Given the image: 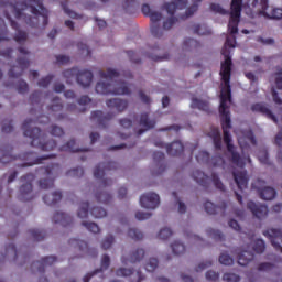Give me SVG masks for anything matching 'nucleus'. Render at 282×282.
I'll return each mask as SVG.
<instances>
[{
  "label": "nucleus",
  "instance_id": "47",
  "mask_svg": "<svg viewBox=\"0 0 282 282\" xmlns=\"http://www.w3.org/2000/svg\"><path fill=\"white\" fill-rule=\"evenodd\" d=\"M173 254H175L176 257H180V254H184V252H186V247L184 246V243L180 242V241H174L171 245Z\"/></svg>",
  "mask_w": 282,
  "mask_h": 282
},
{
  "label": "nucleus",
  "instance_id": "17",
  "mask_svg": "<svg viewBox=\"0 0 282 282\" xmlns=\"http://www.w3.org/2000/svg\"><path fill=\"white\" fill-rule=\"evenodd\" d=\"M149 17L152 23L150 26L152 36H154V39H161L162 29L160 28V24L158 22L162 21V13L152 11Z\"/></svg>",
  "mask_w": 282,
  "mask_h": 282
},
{
  "label": "nucleus",
  "instance_id": "34",
  "mask_svg": "<svg viewBox=\"0 0 282 282\" xmlns=\"http://www.w3.org/2000/svg\"><path fill=\"white\" fill-rule=\"evenodd\" d=\"M61 199H63V193H61L58 191L54 192L51 195H45L43 197V202L47 206H56L58 204V202H61Z\"/></svg>",
  "mask_w": 282,
  "mask_h": 282
},
{
  "label": "nucleus",
  "instance_id": "43",
  "mask_svg": "<svg viewBox=\"0 0 282 282\" xmlns=\"http://www.w3.org/2000/svg\"><path fill=\"white\" fill-rule=\"evenodd\" d=\"M198 47H202V44L195 39L187 37L183 42L184 50L191 51V50H197Z\"/></svg>",
  "mask_w": 282,
  "mask_h": 282
},
{
  "label": "nucleus",
  "instance_id": "53",
  "mask_svg": "<svg viewBox=\"0 0 282 282\" xmlns=\"http://www.w3.org/2000/svg\"><path fill=\"white\" fill-rule=\"evenodd\" d=\"M196 160L199 164H208V162H210V153L207 151H200L196 155Z\"/></svg>",
  "mask_w": 282,
  "mask_h": 282
},
{
  "label": "nucleus",
  "instance_id": "55",
  "mask_svg": "<svg viewBox=\"0 0 282 282\" xmlns=\"http://www.w3.org/2000/svg\"><path fill=\"white\" fill-rule=\"evenodd\" d=\"M1 41H10V39H8V26H6V21L0 18V43Z\"/></svg>",
  "mask_w": 282,
  "mask_h": 282
},
{
  "label": "nucleus",
  "instance_id": "22",
  "mask_svg": "<svg viewBox=\"0 0 282 282\" xmlns=\"http://www.w3.org/2000/svg\"><path fill=\"white\" fill-rule=\"evenodd\" d=\"M205 213L207 215H217L220 213L221 217L226 216V208H228V205L226 203H223L221 206H216L213 204V202L207 200L204 204Z\"/></svg>",
  "mask_w": 282,
  "mask_h": 282
},
{
  "label": "nucleus",
  "instance_id": "48",
  "mask_svg": "<svg viewBox=\"0 0 282 282\" xmlns=\"http://www.w3.org/2000/svg\"><path fill=\"white\" fill-rule=\"evenodd\" d=\"M48 111H52V113L63 111V102L61 101V98L58 97L53 98V104L48 107Z\"/></svg>",
  "mask_w": 282,
  "mask_h": 282
},
{
  "label": "nucleus",
  "instance_id": "62",
  "mask_svg": "<svg viewBox=\"0 0 282 282\" xmlns=\"http://www.w3.org/2000/svg\"><path fill=\"white\" fill-rule=\"evenodd\" d=\"M14 131V126H12V120L4 119L2 121V133H12Z\"/></svg>",
  "mask_w": 282,
  "mask_h": 282
},
{
  "label": "nucleus",
  "instance_id": "9",
  "mask_svg": "<svg viewBox=\"0 0 282 282\" xmlns=\"http://www.w3.org/2000/svg\"><path fill=\"white\" fill-rule=\"evenodd\" d=\"M116 169H118V164L113 161L99 163L97 166H95L94 177L96 180H101V186L106 188V186H111L113 181L111 178H105V173H107V171H116Z\"/></svg>",
  "mask_w": 282,
  "mask_h": 282
},
{
  "label": "nucleus",
  "instance_id": "30",
  "mask_svg": "<svg viewBox=\"0 0 282 282\" xmlns=\"http://www.w3.org/2000/svg\"><path fill=\"white\" fill-rule=\"evenodd\" d=\"M207 135L212 138L215 149L221 151V131H219V128L212 127Z\"/></svg>",
  "mask_w": 282,
  "mask_h": 282
},
{
  "label": "nucleus",
  "instance_id": "35",
  "mask_svg": "<svg viewBox=\"0 0 282 282\" xmlns=\"http://www.w3.org/2000/svg\"><path fill=\"white\" fill-rule=\"evenodd\" d=\"M17 156L12 155V147L7 145L2 148V155L0 158L1 164H10V162H14Z\"/></svg>",
  "mask_w": 282,
  "mask_h": 282
},
{
  "label": "nucleus",
  "instance_id": "3",
  "mask_svg": "<svg viewBox=\"0 0 282 282\" xmlns=\"http://www.w3.org/2000/svg\"><path fill=\"white\" fill-rule=\"evenodd\" d=\"M99 76L101 82H98L95 91L101 94L102 96H129L131 90L127 83L117 82L116 78L120 77V73L113 68H108L105 70H99Z\"/></svg>",
  "mask_w": 282,
  "mask_h": 282
},
{
  "label": "nucleus",
  "instance_id": "41",
  "mask_svg": "<svg viewBox=\"0 0 282 282\" xmlns=\"http://www.w3.org/2000/svg\"><path fill=\"white\" fill-rule=\"evenodd\" d=\"M29 235L33 241H43L45 237H47V234L45 230H40V229H31L29 230Z\"/></svg>",
  "mask_w": 282,
  "mask_h": 282
},
{
  "label": "nucleus",
  "instance_id": "39",
  "mask_svg": "<svg viewBox=\"0 0 282 282\" xmlns=\"http://www.w3.org/2000/svg\"><path fill=\"white\" fill-rule=\"evenodd\" d=\"M192 109H199L200 111H205L206 113H210V105L208 101L199 100L194 98L191 105Z\"/></svg>",
  "mask_w": 282,
  "mask_h": 282
},
{
  "label": "nucleus",
  "instance_id": "58",
  "mask_svg": "<svg viewBox=\"0 0 282 282\" xmlns=\"http://www.w3.org/2000/svg\"><path fill=\"white\" fill-rule=\"evenodd\" d=\"M15 89L18 94H28L30 86L28 85V82L20 79L15 86Z\"/></svg>",
  "mask_w": 282,
  "mask_h": 282
},
{
  "label": "nucleus",
  "instance_id": "45",
  "mask_svg": "<svg viewBox=\"0 0 282 282\" xmlns=\"http://www.w3.org/2000/svg\"><path fill=\"white\" fill-rule=\"evenodd\" d=\"M3 257H12L13 261H17V259H19V251L17 250V246H14V243L8 245L6 247V253Z\"/></svg>",
  "mask_w": 282,
  "mask_h": 282
},
{
  "label": "nucleus",
  "instance_id": "4",
  "mask_svg": "<svg viewBox=\"0 0 282 282\" xmlns=\"http://www.w3.org/2000/svg\"><path fill=\"white\" fill-rule=\"evenodd\" d=\"M34 120L26 119L22 124V131H24V137L31 139V147L35 149H41V151H54L57 143L54 140L45 141V133L39 128H32Z\"/></svg>",
  "mask_w": 282,
  "mask_h": 282
},
{
  "label": "nucleus",
  "instance_id": "44",
  "mask_svg": "<svg viewBox=\"0 0 282 282\" xmlns=\"http://www.w3.org/2000/svg\"><path fill=\"white\" fill-rule=\"evenodd\" d=\"M77 216L79 219H87L89 217V202L80 203Z\"/></svg>",
  "mask_w": 282,
  "mask_h": 282
},
{
  "label": "nucleus",
  "instance_id": "23",
  "mask_svg": "<svg viewBox=\"0 0 282 282\" xmlns=\"http://www.w3.org/2000/svg\"><path fill=\"white\" fill-rule=\"evenodd\" d=\"M109 265H111V258H109V256L107 254H104L102 258H101V264H100V269H96L95 271L90 272V273H87L83 281L84 282H89L91 281V278L93 276H96V274H100V272L105 271V270H108L109 269Z\"/></svg>",
  "mask_w": 282,
  "mask_h": 282
},
{
  "label": "nucleus",
  "instance_id": "13",
  "mask_svg": "<svg viewBox=\"0 0 282 282\" xmlns=\"http://www.w3.org/2000/svg\"><path fill=\"white\" fill-rule=\"evenodd\" d=\"M58 259L54 256H48L42 258L40 261H35L31 264V269L33 272H39L40 274H45V268H50L51 265H54Z\"/></svg>",
  "mask_w": 282,
  "mask_h": 282
},
{
  "label": "nucleus",
  "instance_id": "50",
  "mask_svg": "<svg viewBox=\"0 0 282 282\" xmlns=\"http://www.w3.org/2000/svg\"><path fill=\"white\" fill-rule=\"evenodd\" d=\"M90 215H93L95 219H102V217H107V210L102 207H93Z\"/></svg>",
  "mask_w": 282,
  "mask_h": 282
},
{
  "label": "nucleus",
  "instance_id": "59",
  "mask_svg": "<svg viewBox=\"0 0 282 282\" xmlns=\"http://www.w3.org/2000/svg\"><path fill=\"white\" fill-rule=\"evenodd\" d=\"M82 226L87 228V230H89V232H94V235H97V232H100V227L96 223L83 221Z\"/></svg>",
  "mask_w": 282,
  "mask_h": 282
},
{
  "label": "nucleus",
  "instance_id": "42",
  "mask_svg": "<svg viewBox=\"0 0 282 282\" xmlns=\"http://www.w3.org/2000/svg\"><path fill=\"white\" fill-rule=\"evenodd\" d=\"M95 197L97 199V202H99V204H111V200L113 199V196H111V194L107 193V192H100V193H96Z\"/></svg>",
  "mask_w": 282,
  "mask_h": 282
},
{
  "label": "nucleus",
  "instance_id": "33",
  "mask_svg": "<svg viewBox=\"0 0 282 282\" xmlns=\"http://www.w3.org/2000/svg\"><path fill=\"white\" fill-rule=\"evenodd\" d=\"M257 191L261 197V199H264L265 202H270L272 199H274V197H276V189H274L273 187H264V188H259L257 187Z\"/></svg>",
  "mask_w": 282,
  "mask_h": 282
},
{
  "label": "nucleus",
  "instance_id": "12",
  "mask_svg": "<svg viewBox=\"0 0 282 282\" xmlns=\"http://www.w3.org/2000/svg\"><path fill=\"white\" fill-rule=\"evenodd\" d=\"M69 243L73 246V248H75V250L80 252V254L76 256L77 258L85 257V254L90 257H98V250L89 248V245L83 240L70 239Z\"/></svg>",
  "mask_w": 282,
  "mask_h": 282
},
{
  "label": "nucleus",
  "instance_id": "21",
  "mask_svg": "<svg viewBox=\"0 0 282 282\" xmlns=\"http://www.w3.org/2000/svg\"><path fill=\"white\" fill-rule=\"evenodd\" d=\"M116 274L118 276H134V279H131V282H143L147 276L142 274L141 271H133L132 269L127 268H120L116 271Z\"/></svg>",
  "mask_w": 282,
  "mask_h": 282
},
{
  "label": "nucleus",
  "instance_id": "26",
  "mask_svg": "<svg viewBox=\"0 0 282 282\" xmlns=\"http://www.w3.org/2000/svg\"><path fill=\"white\" fill-rule=\"evenodd\" d=\"M144 259V249L138 248L132 250L130 256L126 258L124 256L121 258V262L127 265V263H140Z\"/></svg>",
  "mask_w": 282,
  "mask_h": 282
},
{
  "label": "nucleus",
  "instance_id": "28",
  "mask_svg": "<svg viewBox=\"0 0 282 282\" xmlns=\"http://www.w3.org/2000/svg\"><path fill=\"white\" fill-rule=\"evenodd\" d=\"M109 109H116L118 113H122L129 107V101L120 98H113L106 101Z\"/></svg>",
  "mask_w": 282,
  "mask_h": 282
},
{
  "label": "nucleus",
  "instance_id": "40",
  "mask_svg": "<svg viewBox=\"0 0 282 282\" xmlns=\"http://www.w3.org/2000/svg\"><path fill=\"white\" fill-rule=\"evenodd\" d=\"M193 30L194 34H198V36H208L209 34H213L206 24H194Z\"/></svg>",
  "mask_w": 282,
  "mask_h": 282
},
{
  "label": "nucleus",
  "instance_id": "27",
  "mask_svg": "<svg viewBox=\"0 0 282 282\" xmlns=\"http://www.w3.org/2000/svg\"><path fill=\"white\" fill-rule=\"evenodd\" d=\"M232 176L239 191L243 192L248 188V173L246 171L234 172Z\"/></svg>",
  "mask_w": 282,
  "mask_h": 282
},
{
  "label": "nucleus",
  "instance_id": "46",
  "mask_svg": "<svg viewBox=\"0 0 282 282\" xmlns=\"http://www.w3.org/2000/svg\"><path fill=\"white\" fill-rule=\"evenodd\" d=\"M258 160L259 162H261V164H265L267 166H272V162L270 161V154L265 149L259 151Z\"/></svg>",
  "mask_w": 282,
  "mask_h": 282
},
{
  "label": "nucleus",
  "instance_id": "8",
  "mask_svg": "<svg viewBox=\"0 0 282 282\" xmlns=\"http://www.w3.org/2000/svg\"><path fill=\"white\" fill-rule=\"evenodd\" d=\"M243 0H231V12L228 24V31L230 34H237L239 32V19H241V10Z\"/></svg>",
  "mask_w": 282,
  "mask_h": 282
},
{
  "label": "nucleus",
  "instance_id": "6",
  "mask_svg": "<svg viewBox=\"0 0 282 282\" xmlns=\"http://www.w3.org/2000/svg\"><path fill=\"white\" fill-rule=\"evenodd\" d=\"M41 171L44 173V175H46V178L40 180V188H42V191H48V188H54V180L61 171V165L56 163H51L45 167H41Z\"/></svg>",
  "mask_w": 282,
  "mask_h": 282
},
{
  "label": "nucleus",
  "instance_id": "16",
  "mask_svg": "<svg viewBox=\"0 0 282 282\" xmlns=\"http://www.w3.org/2000/svg\"><path fill=\"white\" fill-rule=\"evenodd\" d=\"M19 160H24V164H22L23 167L25 166H34V164H43V160H50V155L39 158L36 156V153L34 152H26L24 154H20Z\"/></svg>",
  "mask_w": 282,
  "mask_h": 282
},
{
  "label": "nucleus",
  "instance_id": "29",
  "mask_svg": "<svg viewBox=\"0 0 282 282\" xmlns=\"http://www.w3.org/2000/svg\"><path fill=\"white\" fill-rule=\"evenodd\" d=\"M54 224H59L64 228H67V226H72L74 224V218L65 213H55L53 216Z\"/></svg>",
  "mask_w": 282,
  "mask_h": 282
},
{
  "label": "nucleus",
  "instance_id": "1",
  "mask_svg": "<svg viewBox=\"0 0 282 282\" xmlns=\"http://www.w3.org/2000/svg\"><path fill=\"white\" fill-rule=\"evenodd\" d=\"M235 45H237V39L235 36H227L221 50V55L225 59L220 64V78L224 86L220 90L219 116L224 133V142L227 147L228 153H238L232 144V137L230 135V130L232 129V121L230 119V105H232V88L230 87V76H232V57L230 56V48H234Z\"/></svg>",
  "mask_w": 282,
  "mask_h": 282
},
{
  "label": "nucleus",
  "instance_id": "54",
  "mask_svg": "<svg viewBox=\"0 0 282 282\" xmlns=\"http://www.w3.org/2000/svg\"><path fill=\"white\" fill-rule=\"evenodd\" d=\"M128 236L131 239H134V241H140L144 238V234H142V231H140L139 229H135V228H130L128 231Z\"/></svg>",
  "mask_w": 282,
  "mask_h": 282
},
{
  "label": "nucleus",
  "instance_id": "19",
  "mask_svg": "<svg viewBox=\"0 0 282 282\" xmlns=\"http://www.w3.org/2000/svg\"><path fill=\"white\" fill-rule=\"evenodd\" d=\"M251 111H253L256 113H261L269 120H272V122H274L275 124H279V119L276 118V116H274L272 110H270V108H268V106H265V104H253L251 106Z\"/></svg>",
  "mask_w": 282,
  "mask_h": 282
},
{
  "label": "nucleus",
  "instance_id": "63",
  "mask_svg": "<svg viewBox=\"0 0 282 282\" xmlns=\"http://www.w3.org/2000/svg\"><path fill=\"white\" fill-rule=\"evenodd\" d=\"M276 72H275V87L278 89H282V68L281 66H276L275 67Z\"/></svg>",
  "mask_w": 282,
  "mask_h": 282
},
{
  "label": "nucleus",
  "instance_id": "57",
  "mask_svg": "<svg viewBox=\"0 0 282 282\" xmlns=\"http://www.w3.org/2000/svg\"><path fill=\"white\" fill-rule=\"evenodd\" d=\"M212 182L214 183V186L218 191H221L223 193L226 191V186L224 185L221 180H219V176L217 174H215V173L212 174Z\"/></svg>",
  "mask_w": 282,
  "mask_h": 282
},
{
  "label": "nucleus",
  "instance_id": "51",
  "mask_svg": "<svg viewBox=\"0 0 282 282\" xmlns=\"http://www.w3.org/2000/svg\"><path fill=\"white\" fill-rule=\"evenodd\" d=\"M206 232L208 237H210L212 239H215V241H224V234H221L219 230L208 228Z\"/></svg>",
  "mask_w": 282,
  "mask_h": 282
},
{
  "label": "nucleus",
  "instance_id": "61",
  "mask_svg": "<svg viewBox=\"0 0 282 282\" xmlns=\"http://www.w3.org/2000/svg\"><path fill=\"white\" fill-rule=\"evenodd\" d=\"M219 263H221V265H232L235 260L228 253H221L219 256Z\"/></svg>",
  "mask_w": 282,
  "mask_h": 282
},
{
  "label": "nucleus",
  "instance_id": "20",
  "mask_svg": "<svg viewBox=\"0 0 282 282\" xmlns=\"http://www.w3.org/2000/svg\"><path fill=\"white\" fill-rule=\"evenodd\" d=\"M139 126L143 127V129H139L137 132L138 138L142 135L145 131L155 128V119L149 118V112H143L140 116Z\"/></svg>",
  "mask_w": 282,
  "mask_h": 282
},
{
  "label": "nucleus",
  "instance_id": "31",
  "mask_svg": "<svg viewBox=\"0 0 282 282\" xmlns=\"http://www.w3.org/2000/svg\"><path fill=\"white\" fill-rule=\"evenodd\" d=\"M167 155H172L173 158H177V155H182L184 153V144L180 141H174L166 145Z\"/></svg>",
  "mask_w": 282,
  "mask_h": 282
},
{
  "label": "nucleus",
  "instance_id": "15",
  "mask_svg": "<svg viewBox=\"0 0 282 282\" xmlns=\"http://www.w3.org/2000/svg\"><path fill=\"white\" fill-rule=\"evenodd\" d=\"M4 17L10 22L11 28L15 30V32H18L13 37L14 42L19 43L20 45L21 43H25V41H28V33L25 31L20 30L19 23L12 20V17L10 15V12H8V10L4 11Z\"/></svg>",
  "mask_w": 282,
  "mask_h": 282
},
{
  "label": "nucleus",
  "instance_id": "2",
  "mask_svg": "<svg viewBox=\"0 0 282 282\" xmlns=\"http://www.w3.org/2000/svg\"><path fill=\"white\" fill-rule=\"evenodd\" d=\"M29 3H34V6H30L26 2L15 4L7 3V10H10L11 14L15 17V19H23L26 25L30 28H36L39 25V17H42V25L43 28H47L50 23V11L43 6V0H26Z\"/></svg>",
  "mask_w": 282,
  "mask_h": 282
},
{
  "label": "nucleus",
  "instance_id": "52",
  "mask_svg": "<svg viewBox=\"0 0 282 282\" xmlns=\"http://www.w3.org/2000/svg\"><path fill=\"white\" fill-rule=\"evenodd\" d=\"M253 251H256L257 254H263V252H265V241H263V239H257L253 243Z\"/></svg>",
  "mask_w": 282,
  "mask_h": 282
},
{
  "label": "nucleus",
  "instance_id": "24",
  "mask_svg": "<svg viewBox=\"0 0 282 282\" xmlns=\"http://www.w3.org/2000/svg\"><path fill=\"white\" fill-rule=\"evenodd\" d=\"M256 3H259V0H254ZM260 6L262 10L260 11L261 14L265 15L267 19H282V9L281 8H275L271 11V14H268L267 10L269 8L268 6V0H260Z\"/></svg>",
  "mask_w": 282,
  "mask_h": 282
},
{
  "label": "nucleus",
  "instance_id": "7",
  "mask_svg": "<svg viewBox=\"0 0 282 282\" xmlns=\"http://www.w3.org/2000/svg\"><path fill=\"white\" fill-rule=\"evenodd\" d=\"M18 52L22 54L24 57H18L17 63L18 66H12L9 69V78H20V76H23V72L30 67V59H28L26 56L30 55V51L25 50V47L20 46L18 48Z\"/></svg>",
  "mask_w": 282,
  "mask_h": 282
},
{
  "label": "nucleus",
  "instance_id": "37",
  "mask_svg": "<svg viewBox=\"0 0 282 282\" xmlns=\"http://www.w3.org/2000/svg\"><path fill=\"white\" fill-rule=\"evenodd\" d=\"M164 153L161 151H156L153 153V161L159 166V175L160 173H164L166 171V165L164 164Z\"/></svg>",
  "mask_w": 282,
  "mask_h": 282
},
{
  "label": "nucleus",
  "instance_id": "25",
  "mask_svg": "<svg viewBox=\"0 0 282 282\" xmlns=\"http://www.w3.org/2000/svg\"><path fill=\"white\" fill-rule=\"evenodd\" d=\"M188 6V0H174V2L164 3L163 8L166 10L167 14L173 17L176 10H184Z\"/></svg>",
  "mask_w": 282,
  "mask_h": 282
},
{
  "label": "nucleus",
  "instance_id": "32",
  "mask_svg": "<svg viewBox=\"0 0 282 282\" xmlns=\"http://www.w3.org/2000/svg\"><path fill=\"white\" fill-rule=\"evenodd\" d=\"M192 177L199 186H204L205 188L208 186V182H210V177L199 170H195L192 173Z\"/></svg>",
  "mask_w": 282,
  "mask_h": 282
},
{
  "label": "nucleus",
  "instance_id": "10",
  "mask_svg": "<svg viewBox=\"0 0 282 282\" xmlns=\"http://www.w3.org/2000/svg\"><path fill=\"white\" fill-rule=\"evenodd\" d=\"M34 180H36V176L32 173H29L21 177V182L23 184L20 186V202H32V199L34 198V194L32 193V182H34Z\"/></svg>",
  "mask_w": 282,
  "mask_h": 282
},
{
  "label": "nucleus",
  "instance_id": "11",
  "mask_svg": "<svg viewBox=\"0 0 282 282\" xmlns=\"http://www.w3.org/2000/svg\"><path fill=\"white\" fill-rule=\"evenodd\" d=\"M116 117L113 112H108L105 115L101 110H96L91 112L90 120L91 122H97L100 129H107L109 122Z\"/></svg>",
  "mask_w": 282,
  "mask_h": 282
},
{
  "label": "nucleus",
  "instance_id": "64",
  "mask_svg": "<svg viewBox=\"0 0 282 282\" xmlns=\"http://www.w3.org/2000/svg\"><path fill=\"white\" fill-rule=\"evenodd\" d=\"M223 280H225L227 282H239V281H241V276H239L235 273H225L223 275Z\"/></svg>",
  "mask_w": 282,
  "mask_h": 282
},
{
  "label": "nucleus",
  "instance_id": "49",
  "mask_svg": "<svg viewBox=\"0 0 282 282\" xmlns=\"http://www.w3.org/2000/svg\"><path fill=\"white\" fill-rule=\"evenodd\" d=\"M194 4L192 7H189L185 14L181 17V19H188V17H193L195 14V12H197L198 10V6L197 3H202V0H193Z\"/></svg>",
  "mask_w": 282,
  "mask_h": 282
},
{
  "label": "nucleus",
  "instance_id": "5",
  "mask_svg": "<svg viewBox=\"0 0 282 282\" xmlns=\"http://www.w3.org/2000/svg\"><path fill=\"white\" fill-rule=\"evenodd\" d=\"M63 76L66 78L67 85H72L74 79H76L82 87H89L94 80V73L91 70H79L78 67L64 70Z\"/></svg>",
  "mask_w": 282,
  "mask_h": 282
},
{
  "label": "nucleus",
  "instance_id": "60",
  "mask_svg": "<svg viewBox=\"0 0 282 282\" xmlns=\"http://www.w3.org/2000/svg\"><path fill=\"white\" fill-rule=\"evenodd\" d=\"M68 177H83L85 175V170L83 167H75L66 172Z\"/></svg>",
  "mask_w": 282,
  "mask_h": 282
},
{
  "label": "nucleus",
  "instance_id": "18",
  "mask_svg": "<svg viewBox=\"0 0 282 282\" xmlns=\"http://www.w3.org/2000/svg\"><path fill=\"white\" fill-rule=\"evenodd\" d=\"M248 210H250L257 219H265L268 217V206L257 204L252 200H249L247 204Z\"/></svg>",
  "mask_w": 282,
  "mask_h": 282
},
{
  "label": "nucleus",
  "instance_id": "14",
  "mask_svg": "<svg viewBox=\"0 0 282 282\" xmlns=\"http://www.w3.org/2000/svg\"><path fill=\"white\" fill-rule=\"evenodd\" d=\"M140 204L142 208L155 210L160 206V195L155 193H147L140 197Z\"/></svg>",
  "mask_w": 282,
  "mask_h": 282
},
{
  "label": "nucleus",
  "instance_id": "36",
  "mask_svg": "<svg viewBox=\"0 0 282 282\" xmlns=\"http://www.w3.org/2000/svg\"><path fill=\"white\" fill-rule=\"evenodd\" d=\"M237 259L239 265H248V263L254 259V253L248 250H243L238 253Z\"/></svg>",
  "mask_w": 282,
  "mask_h": 282
},
{
  "label": "nucleus",
  "instance_id": "56",
  "mask_svg": "<svg viewBox=\"0 0 282 282\" xmlns=\"http://www.w3.org/2000/svg\"><path fill=\"white\" fill-rule=\"evenodd\" d=\"M159 263L158 258H150L145 263L147 272H155Z\"/></svg>",
  "mask_w": 282,
  "mask_h": 282
},
{
  "label": "nucleus",
  "instance_id": "38",
  "mask_svg": "<svg viewBox=\"0 0 282 282\" xmlns=\"http://www.w3.org/2000/svg\"><path fill=\"white\" fill-rule=\"evenodd\" d=\"M59 151H66L67 153H80V151H89V149H80L76 145L75 140H70L66 144L62 145Z\"/></svg>",
  "mask_w": 282,
  "mask_h": 282
}]
</instances>
